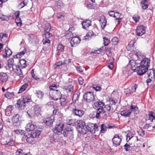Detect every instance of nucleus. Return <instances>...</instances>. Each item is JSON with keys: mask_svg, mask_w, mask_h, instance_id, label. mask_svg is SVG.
<instances>
[{"mask_svg": "<svg viewBox=\"0 0 155 155\" xmlns=\"http://www.w3.org/2000/svg\"><path fill=\"white\" fill-rule=\"evenodd\" d=\"M57 86L55 84L50 86L49 87V95L55 100L60 98L61 96V92L57 89Z\"/></svg>", "mask_w": 155, "mask_h": 155, "instance_id": "1", "label": "nucleus"}, {"mask_svg": "<svg viewBox=\"0 0 155 155\" xmlns=\"http://www.w3.org/2000/svg\"><path fill=\"white\" fill-rule=\"evenodd\" d=\"M94 105L97 108V109L95 113V115L93 117V118L95 117L97 118H99L101 114L106 112V110H104V104L101 101H98L95 103Z\"/></svg>", "mask_w": 155, "mask_h": 155, "instance_id": "2", "label": "nucleus"}, {"mask_svg": "<svg viewBox=\"0 0 155 155\" xmlns=\"http://www.w3.org/2000/svg\"><path fill=\"white\" fill-rule=\"evenodd\" d=\"M31 101L30 97H22L17 101V107L19 110H23L25 107L26 104Z\"/></svg>", "mask_w": 155, "mask_h": 155, "instance_id": "3", "label": "nucleus"}, {"mask_svg": "<svg viewBox=\"0 0 155 155\" xmlns=\"http://www.w3.org/2000/svg\"><path fill=\"white\" fill-rule=\"evenodd\" d=\"M64 126V124L62 123H60L59 124L56 125L53 130L54 133L57 134H61V132L63 130ZM55 136H56V134L53 136L54 140L55 142L58 141L59 139L56 138Z\"/></svg>", "mask_w": 155, "mask_h": 155, "instance_id": "4", "label": "nucleus"}, {"mask_svg": "<svg viewBox=\"0 0 155 155\" xmlns=\"http://www.w3.org/2000/svg\"><path fill=\"white\" fill-rule=\"evenodd\" d=\"M84 100L87 102H90L94 101V96L92 92H88L85 93L83 96Z\"/></svg>", "mask_w": 155, "mask_h": 155, "instance_id": "5", "label": "nucleus"}, {"mask_svg": "<svg viewBox=\"0 0 155 155\" xmlns=\"http://www.w3.org/2000/svg\"><path fill=\"white\" fill-rule=\"evenodd\" d=\"M148 70V68L140 64V66L136 68L137 73L138 75H142L144 74Z\"/></svg>", "mask_w": 155, "mask_h": 155, "instance_id": "6", "label": "nucleus"}, {"mask_svg": "<svg viewBox=\"0 0 155 155\" xmlns=\"http://www.w3.org/2000/svg\"><path fill=\"white\" fill-rule=\"evenodd\" d=\"M88 131L92 134H94L96 131H98L99 128L96 124L89 123L87 127Z\"/></svg>", "mask_w": 155, "mask_h": 155, "instance_id": "7", "label": "nucleus"}, {"mask_svg": "<svg viewBox=\"0 0 155 155\" xmlns=\"http://www.w3.org/2000/svg\"><path fill=\"white\" fill-rule=\"evenodd\" d=\"M44 28L45 31L44 35L45 37H46L47 38H49L51 37L52 35L49 32L51 29L50 24L48 23H46L45 24V26Z\"/></svg>", "mask_w": 155, "mask_h": 155, "instance_id": "8", "label": "nucleus"}, {"mask_svg": "<svg viewBox=\"0 0 155 155\" xmlns=\"http://www.w3.org/2000/svg\"><path fill=\"white\" fill-rule=\"evenodd\" d=\"M12 70L16 73L17 75L20 78H23V77L22 70L19 66L15 65H13L12 68Z\"/></svg>", "mask_w": 155, "mask_h": 155, "instance_id": "9", "label": "nucleus"}, {"mask_svg": "<svg viewBox=\"0 0 155 155\" xmlns=\"http://www.w3.org/2000/svg\"><path fill=\"white\" fill-rule=\"evenodd\" d=\"M145 32L144 27L143 25H140L137 27L136 30L137 35V36H141L144 34Z\"/></svg>", "mask_w": 155, "mask_h": 155, "instance_id": "10", "label": "nucleus"}, {"mask_svg": "<svg viewBox=\"0 0 155 155\" xmlns=\"http://www.w3.org/2000/svg\"><path fill=\"white\" fill-rule=\"evenodd\" d=\"M81 40L78 37H73L71 40V44L72 47H75L79 44Z\"/></svg>", "mask_w": 155, "mask_h": 155, "instance_id": "11", "label": "nucleus"}, {"mask_svg": "<svg viewBox=\"0 0 155 155\" xmlns=\"http://www.w3.org/2000/svg\"><path fill=\"white\" fill-rule=\"evenodd\" d=\"M54 115H51L45 119L44 123L47 125L50 126L53 124L54 121Z\"/></svg>", "mask_w": 155, "mask_h": 155, "instance_id": "12", "label": "nucleus"}, {"mask_svg": "<svg viewBox=\"0 0 155 155\" xmlns=\"http://www.w3.org/2000/svg\"><path fill=\"white\" fill-rule=\"evenodd\" d=\"M73 114L75 115L80 117H81L84 114V112L83 110H79L76 108H74L72 110Z\"/></svg>", "mask_w": 155, "mask_h": 155, "instance_id": "13", "label": "nucleus"}, {"mask_svg": "<svg viewBox=\"0 0 155 155\" xmlns=\"http://www.w3.org/2000/svg\"><path fill=\"white\" fill-rule=\"evenodd\" d=\"M150 59L149 58H145L141 61L140 64L148 68L150 64Z\"/></svg>", "mask_w": 155, "mask_h": 155, "instance_id": "14", "label": "nucleus"}, {"mask_svg": "<svg viewBox=\"0 0 155 155\" xmlns=\"http://www.w3.org/2000/svg\"><path fill=\"white\" fill-rule=\"evenodd\" d=\"M112 140L113 143L117 146L120 145L121 141V138L117 135H115Z\"/></svg>", "mask_w": 155, "mask_h": 155, "instance_id": "15", "label": "nucleus"}, {"mask_svg": "<svg viewBox=\"0 0 155 155\" xmlns=\"http://www.w3.org/2000/svg\"><path fill=\"white\" fill-rule=\"evenodd\" d=\"M41 107L39 105H35L34 107V114L37 116L40 114L41 111Z\"/></svg>", "mask_w": 155, "mask_h": 155, "instance_id": "16", "label": "nucleus"}, {"mask_svg": "<svg viewBox=\"0 0 155 155\" xmlns=\"http://www.w3.org/2000/svg\"><path fill=\"white\" fill-rule=\"evenodd\" d=\"M122 16V14L118 12H115V16L114 18H115V22L117 23V25H119L121 20V18H120Z\"/></svg>", "mask_w": 155, "mask_h": 155, "instance_id": "17", "label": "nucleus"}, {"mask_svg": "<svg viewBox=\"0 0 155 155\" xmlns=\"http://www.w3.org/2000/svg\"><path fill=\"white\" fill-rule=\"evenodd\" d=\"M130 109L131 111V113H133L134 114H137L139 113V110L138 108L134 105H131L130 107Z\"/></svg>", "mask_w": 155, "mask_h": 155, "instance_id": "18", "label": "nucleus"}, {"mask_svg": "<svg viewBox=\"0 0 155 155\" xmlns=\"http://www.w3.org/2000/svg\"><path fill=\"white\" fill-rule=\"evenodd\" d=\"M5 54H3L2 56L3 58H7L9 57L12 54V52L11 50L8 47H6L5 48Z\"/></svg>", "mask_w": 155, "mask_h": 155, "instance_id": "19", "label": "nucleus"}, {"mask_svg": "<svg viewBox=\"0 0 155 155\" xmlns=\"http://www.w3.org/2000/svg\"><path fill=\"white\" fill-rule=\"evenodd\" d=\"M14 141L12 140H3L2 142V144L3 145L7 146H12L14 144Z\"/></svg>", "mask_w": 155, "mask_h": 155, "instance_id": "20", "label": "nucleus"}, {"mask_svg": "<svg viewBox=\"0 0 155 155\" xmlns=\"http://www.w3.org/2000/svg\"><path fill=\"white\" fill-rule=\"evenodd\" d=\"M63 89L67 93H72L73 91V86L72 85H70L68 86H63Z\"/></svg>", "mask_w": 155, "mask_h": 155, "instance_id": "21", "label": "nucleus"}, {"mask_svg": "<svg viewBox=\"0 0 155 155\" xmlns=\"http://www.w3.org/2000/svg\"><path fill=\"white\" fill-rule=\"evenodd\" d=\"M130 114L131 111L130 109H126L121 111L120 112L121 115L125 117H130Z\"/></svg>", "mask_w": 155, "mask_h": 155, "instance_id": "22", "label": "nucleus"}, {"mask_svg": "<svg viewBox=\"0 0 155 155\" xmlns=\"http://www.w3.org/2000/svg\"><path fill=\"white\" fill-rule=\"evenodd\" d=\"M91 25V22L89 20H87L82 23V28L85 29H87Z\"/></svg>", "mask_w": 155, "mask_h": 155, "instance_id": "23", "label": "nucleus"}, {"mask_svg": "<svg viewBox=\"0 0 155 155\" xmlns=\"http://www.w3.org/2000/svg\"><path fill=\"white\" fill-rule=\"evenodd\" d=\"M136 66V62L133 60H130L128 65V67L130 68L133 70H136L137 68Z\"/></svg>", "mask_w": 155, "mask_h": 155, "instance_id": "24", "label": "nucleus"}, {"mask_svg": "<svg viewBox=\"0 0 155 155\" xmlns=\"http://www.w3.org/2000/svg\"><path fill=\"white\" fill-rule=\"evenodd\" d=\"M8 79V76L6 73L1 72L0 73V80L3 82L6 81Z\"/></svg>", "mask_w": 155, "mask_h": 155, "instance_id": "25", "label": "nucleus"}, {"mask_svg": "<svg viewBox=\"0 0 155 155\" xmlns=\"http://www.w3.org/2000/svg\"><path fill=\"white\" fill-rule=\"evenodd\" d=\"M36 126L33 124L32 122L28 123L26 126V129L27 131L33 130Z\"/></svg>", "mask_w": 155, "mask_h": 155, "instance_id": "26", "label": "nucleus"}, {"mask_svg": "<svg viewBox=\"0 0 155 155\" xmlns=\"http://www.w3.org/2000/svg\"><path fill=\"white\" fill-rule=\"evenodd\" d=\"M64 46L61 44H59L57 48V51H58L57 53V54L60 55L61 52H64Z\"/></svg>", "mask_w": 155, "mask_h": 155, "instance_id": "27", "label": "nucleus"}, {"mask_svg": "<svg viewBox=\"0 0 155 155\" xmlns=\"http://www.w3.org/2000/svg\"><path fill=\"white\" fill-rule=\"evenodd\" d=\"M25 138L27 142L29 143H33L34 140V138L30 134H28L25 135Z\"/></svg>", "mask_w": 155, "mask_h": 155, "instance_id": "28", "label": "nucleus"}, {"mask_svg": "<svg viewBox=\"0 0 155 155\" xmlns=\"http://www.w3.org/2000/svg\"><path fill=\"white\" fill-rule=\"evenodd\" d=\"M147 76L148 78L154 79L155 77V71L153 69H150L147 71Z\"/></svg>", "mask_w": 155, "mask_h": 155, "instance_id": "29", "label": "nucleus"}, {"mask_svg": "<svg viewBox=\"0 0 155 155\" xmlns=\"http://www.w3.org/2000/svg\"><path fill=\"white\" fill-rule=\"evenodd\" d=\"M140 6L143 9H146L148 7V2L146 0H143L140 2Z\"/></svg>", "mask_w": 155, "mask_h": 155, "instance_id": "30", "label": "nucleus"}, {"mask_svg": "<svg viewBox=\"0 0 155 155\" xmlns=\"http://www.w3.org/2000/svg\"><path fill=\"white\" fill-rule=\"evenodd\" d=\"M14 60L13 59H9L8 61V64L6 66V68L8 70L10 69L13 65Z\"/></svg>", "mask_w": 155, "mask_h": 155, "instance_id": "31", "label": "nucleus"}, {"mask_svg": "<svg viewBox=\"0 0 155 155\" xmlns=\"http://www.w3.org/2000/svg\"><path fill=\"white\" fill-rule=\"evenodd\" d=\"M20 117L19 114H16L13 116L12 118V121L14 123H20Z\"/></svg>", "mask_w": 155, "mask_h": 155, "instance_id": "32", "label": "nucleus"}, {"mask_svg": "<svg viewBox=\"0 0 155 155\" xmlns=\"http://www.w3.org/2000/svg\"><path fill=\"white\" fill-rule=\"evenodd\" d=\"M41 134V131L38 130L33 131L31 132L30 134L33 137L36 138L38 137Z\"/></svg>", "mask_w": 155, "mask_h": 155, "instance_id": "33", "label": "nucleus"}, {"mask_svg": "<svg viewBox=\"0 0 155 155\" xmlns=\"http://www.w3.org/2000/svg\"><path fill=\"white\" fill-rule=\"evenodd\" d=\"M137 87V85L135 84H132L131 87L128 90V92L130 94L135 92L136 89Z\"/></svg>", "mask_w": 155, "mask_h": 155, "instance_id": "34", "label": "nucleus"}, {"mask_svg": "<svg viewBox=\"0 0 155 155\" xmlns=\"http://www.w3.org/2000/svg\"><path fill=\"white\" fill-rule=\"evenodd\" d=\"M87 128H86L85 126L82 127H79L77 129L78 132L82 134H85L87 132Z\"/></svg>", "mask_w": 155, "mask_h": 155, "instance_id": "35", "label": "nucleus"}, {"mask_svg": "<svg viewBox=\"0 0 155 155\" xmlns=\"http://www.w3.org/2000/svg\"><path fill=\"white\" fill-rule=\"evenodd\" d=\"M77 129L79 127H82L85 125V123L82 120H78L77 121Z\"/></svg>", "mask_w": 155, "mask_h": 155, "instance_id": "36", "label": "nucleus"}, {"mask_svg": "<svg viewBox=\"0 0 155 155\" xmlns=\"http://www.w3.org/2000/svg\"><path fill=\"white\" fill-rule=\"evenodd\" d=\"M8 37V35L6 34L1 33L0 34V40L2 42H4Z\"/></svg>", "mask_w": 155, "mask_h": 155, "instance_id": "37", "label": "nucleus"}, {"mask_svg": "<svg viewBox=\"0 0 155 155\" xmlns=\"http://www.w3.org/2000/svg\"><path fill=\"white\" fill-rule=\"evenodd\" d=\"M19 62L21 65V67L22 68H25L26 67V61L25 59H20Z\"/></svg>", "mask_w": 155, "mask_h": 155, "instance_id": "38", "label": "nucleus"}, {"mask_svg": "<svg viewBox=\"0 0 155 155\" xmlns=\"http://www.w3.org/2000/svg\"><path fill=\"white\" fill-rule=\"evenodd\" d=\"M107 124H102L101 126V130L100 132L101 133H104L107 131Z\"/></svg>", "mask_w": 155, "mask_h": 155, "instance_id": "39", "label": "nucleus"}, {"mask_svg": "<svg viewBox=\"0 0 155 155\" xmlns=\"http://www.w3.org/2000/svg\"><path fill=\"white\" fill-rule=\"evenodd\" d=\"M93 34L94 33L92 31H89L86 35L84 37L83 39L88 40L89 38H91L93 35Z\"/></svg>", "mask_w": 155, "mask_h": 155, "instance_id": "40", "label": "nucleus"}, {"mask_svg": "<svg viewBox=\"0 0 155 155\" xmlns=\"http://www.w3.org/2000/svg\"><path fill=\"white\" fill-rule=\"evenodd\" d=\"M85 7H87L88 9H94V7L93 4H88L87 2H86L84 4Z\"/></svg>", "mask_w": 155, "mask_h": 155, "instance_id": "41", "label": "nucleus"}, {"mask_svg": "<svg viewBox=\"0 0 155 155\" xmlns=\"http://www.w3.org/2000/svg\"><path fill=\"white\" fill-rule=\"evenodd\" d=\"M28 85L27 84H23L20 87L18 93L19 94L22 92L27 87Z\"/></svg>", "mask_w": 155, "mask_h": 155, "instance_id": "42", "label": "nucleus"}, {"mask_svg": "<svg viewBox=\"0 0 155 155\" xmlns=\"http://www.w3.org/2000/svg\"><path fill=\"white\" fill-rule=\"evenodd\" d=\"M0 19L2 21H8L9 20V18L8 16L0 13Z\"/></svg>", "mask_w": 155, "mask_h": 155, "instance_id": "43", "label": "nucleus"}, {"mask_svg": "<svg viewBox=\"0 0 155 155\" xmlns=\"http://www.w3.org/2000/svg\"><path fill=\"white\" fill-rule=\"evenodd\" d=\"M14 94L12 92H7L5 94V96L8 99H10L14 96Z\"/></svg>", "mask_w": 155, "mask_h": 155, "instance_id": "44", "label": "nucleus"}, {"mask_svg": "<svg viewBox=\"0 0 155 155\" xmlns=\"http://www.w3.org/2000/svg\"><path fill=\"white\" fill-rule=\"evenodd\" d=\"M26 52V49L25 48L23 51L20 52L16 55V56L17 58H20L21 57H22L25 54Z\"/></svg>", "mask_w": 155, "mask_h": 155, "instance_id": "45", "label": "nucleus"}, {"mask_svg": "<svg viewBox=\"0 0 155 155\" xmlns=\"http://www.w3.org/2000/svg\"><path fill=\"white\" fill-rule=\"evenodd\" d=\"M71 30V29L70 28L69 29V31L65 35V37L67 39H69L72 38L73 36V35L72 32L70 31Z\"/></svg>", "mask_w": 155, "mask_h": 155, "instance_id": "46", "label": "nucleus"}, {"mask_svg": "<svg viewBox=\"0 0 155 155\" xmlns=\"http://www.w3.org/2000/svg\"><path fill=\"white\" fill-rule=\"evenodd\" d=\"M148 120H150L152 122L153 121V120L155 119V117L153 116L152 112H150L148 114Z\"/></svg>", "mask_w": 155, "mask_h": 155, "instance_id": "47", "label": "nucleus"}, {"mask_svg": "<svg viewBox=\"0 0 155 155\" xmlns=\"http://www.w3.org/2000/svg\"><path fill=\"white\" fill-rule=\"evenodd\" d=\"M105 108L109 111H112L113 110V108L112 106H110V104H107L106 105H104V110H105Z\"/></svg>", "mask_w": 155, "mask_h": 155, "instance_id": "48", "label": "nucleus"}, {"mask_svg": "<svg viewBox=\"0 0 155 155\" xmlns=\"http://www.w3.org/2000/svg\"><path fill=\"white\" fill-rule=\"evenodd\" d=\"M71 132V130H70L69 128H67L64 130L63 134L64 137H66L68 136V134H69L70 132Z\"/></svg>", "mask_w": 155, "mask_h": 155, "instance_id": "49", "label": "nucleus"}, {"mask_svg": "<svg viewBox=\"0 0 155 155\" xmlns=\"http://www.w3.org/2000/svg\"><path fill=\"white\" fill-rule=\"evenodd\" d=\"M64 14L61 13H59L57 14V18L58 19H61L60 21H61V20H63L64 19Z\"/></svg>", "mask_w": 155, "mask_h": 155, "instance_id": "50", "label": "nucleus"}, {"mask_svg": "<svg viewBox=\"0 0 155 155\" xmlns=\"http://www.w3.org/2000/svg\"><path fill=\"white\" fill-rule=\"evenodd\" d=\"M100 21H101V25L102 29H104L106 25V23L107 22L106 20L105 19H102Z\"/></svg>", "mask_w": 155, "mask_h": 155, "instance_id": "51", "label": "nucleus"}, {"mask_svg": "<svg viewBox=\"0 0 155 155\" xmlns=\"http://www.w3.org/2000/svg\"><path fill=\"white\" fill-rule=\"evenodd\" d=\"M23 150L21 149H18L15 152V155H23Z\"/></svg>", "mask_w": 155, "mask_h": 155, "instance_id": "52", "label": "nucleus"}, {"mask_svg": "<svg viewBox=\"0 0 155 155\" xmlns=\"http://www.w3.org/2000/svg\"><path fill=\"white\" fill-rule=\"evenodd\" d=\"M113 45H115L118 43V38L116 37H114L112 40Z\"/></svg>", "mask_w": 155, "mask_h": 155, "instance_id": "53", "label": "nucleus"}, {"mask_svg": "<svg viewBox=\"0 0 155 155\" xmlns=\"http://www.w3.org/2000/svg\"><path fill=\"white\" fill-rule=\"evenodd\" d=\"M104 44L105 46H107L110 43V40L106 37L103 38Z\"/></svg>", "mask_w": 155, "mask_h": 155, "instance_id": "54", "label": "nucleus"}, {"mask_svg": "<svg viewBox=\"0 0 155 155\" xmlns=\"http://www.w3.org/2000/svg\"><path fill=\"white\" fill-rule=\"evenodd\" d=\"M14 132L17 134L22 135L24 134V131L22 130L17 129L14 130Z\"/></svg>", "mask_w": 155, "mask_h": 155, "instance_id": "55", "label": "nucleus"}, {"mask_svg": "<svg viewBox=\"0 0 155 155\" xmlns=\"http://www.w3.org/2000/svg\"><path fill=\"white\" fill-rule=\"evenodd\" d=\"M36 94H37V96L39 98H42L43 93L42 92L40 91H37Z\"/></svg>", "mask_w": 155, "mask_h": 155, "instance_id": "56", "label": "nucleus"}, {"mask_svg": "<svg viewBox=\"0 0 155 155\" xmlns=\"http://www.w3.org/2000/svg\"><path fill=\"white\" fill-rule=\"evenodd\" d=\"M124 147L126 151L130 150L131 148V147L127 143L124 145Z\"/></svg>", "mask_w": 155, "mask_h": 155, "instance_id": "57", "label": "nucleus"}, {"mask_svg": "<svg viewBox=\"0 0 155 155\" xmlns=\"http://www.w3.org/2000/svg\"><path fill=\"white\" fill-rule=\"evenodd\" d=\"M45 39H44L42 41L44 44H49L50 43V40L48 39V38H47L45 37Z\"/></svg>", "mask_w": 155, "mask_h": 155, "instance_id": "58", "label": "nucleus"}, {"mask_svg": "<svg viewBox=\"0 0 155 155\" xmlns=\"http://www.w3.org/2000/svg\"><path fill=\"white\" fill-rule=\"evenodd\" d=\"M27 5V3H25V1H24L22 2H21L20 4H19L18 5V8H22L23 7Z\"/></svg>", "mask_w": 155, "mask_h": 155, "instance_id": "59", "label": "nucleus"}, {"mask_svg": "<svg viewBox=\"0 0 155 155\" xmlns=\"http://www.w3.org/2000/svg\"><path fill=\"white\" fill-rule=\"evenodd\" d=\"M115 12L114 11H110L108 12V14L111 17H114Z\"/></svg>", "mask_w": 155, "mask_h": 155, "instance_id": "60", "label": "nucleus"}, {"mask_svg": "<svg viewBox=\"0 0 155 155\" xmlns=\"http://www.w3.org/2000/svg\"><path fill=\"white\" fill-rule=\"evenodd\" d=\"M151 127V126L149 124H146L143 126V128L147 130H150V129Z\"/></svg>", "mask_w": 155, "mask_h": 155, "instance_id": "61", "label": "nucleus"}, {"mask_svg": "<svg viewBox=\"0 0 155 155\" xmlns=\"http://www.w3.org/2000/svg\"><path fill=\"white\" fill-rule=\"evenodd\" d=\"M33 71V70H32V71L31 72L32 76V77L35 80H40V79L39 78H38L37 76H36L35 75V74H34L33 72H32Z\"/></svg>", "mask_w": 155, "mask_h": 155, "instance_id": "62", "label": "nucleus"}, {"mask_svg": "<svg viewBox=\"0 0 155 155\" xmlns=\"http://www.w3.org/2000/svg\"><path fill=\"white\" fill-rule=\"evenodd\" d=\"M56 5L58 6H61L63 5V3L62 1L61 0H58L56 2Z\"/></svg>", "mask_w": 155, "mask_h": 155, "instance_id": "63", "label": "nucleus"}, {"mask_svg": "<svg viewBox=\"0 0 155 155\" xmlns=\"http://www.w3.org/2000/svg\"><path fill=\"white\" fill-rule=\"evenodd\" d=\"M13 107V106L12 105H9L7 107L6 110L11 112L12 110V108Z\"/></svg>", "mask_w": 155, "mask_h": 155, "instance_id": "64", "label": "nucleus"}]
</instances>
